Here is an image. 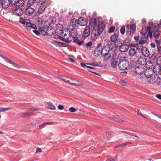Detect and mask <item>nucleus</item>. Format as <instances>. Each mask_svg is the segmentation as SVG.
Returning <instances> with one entry per match:
<instances>
[{
  "mask_svg": "<svg viewBox=\"0 0 161 161\" xmlns=\"http://www.w3.org/2000/svg\"><path fill=\"white\" fill-rule=\"evenodd\" d=\"M155 42L157 45V47H158V46H159L160 45V40H158L157 39H156L155 40Z\"/></svg>",
  "mask_w": 161,
  "mask_h": 161,
  "instance_id": "e2e57ef3",
  "label": "nucleus"
},
{
  "mask_svg": "<svg viewBox=\"0 0 161 161\" xmlns=\"http://www.w3.org/2000/svg\"><path fill=\"white\" fill-rule=\"evenodd\" d=\"M90 33V26H86L83 31L82 37L84 38L88 37Z\"/></svg>",
  "mask_w": 161,
  "mask_h": 161,
  "instance_id": "0eeeda50",
  "label": "nucleus"
},
{
  "mask_svg": "<svg viewBox=\"0 0 161 161\" xmlns=\"http://www.w3.org/2000/svg\"><path fill=\"white\" fill-rule=\"evenodd\" d=\"M92 41H90L89 42L85 45L86 48L87 49L90 48L91 46L92 45Z\"/></svg>",
  "mask_w": 161,
  "mask_h": 161,
  "instance_id": "37998d69",
  "label": "nucleus"
},
{
  "mask_svg": "<svg viewBox=\"0 0 161 161\" xmlns=\"http://www.w3.org/2000/svg\"><path fill=\"white\" fill-rule=\"evenodd\" d=\"M118 58L113 59L111 61V65L113 68H115L118 64V61L117 60Z\"/></svg>",
  "mask_w": 161,
  "mask_h": 161,
  "instance_id": "cd10ccee",
  "label": "nucleus"
},
{
  "mask_svg": "<svg viewBox=\"0 0 161 161\" xmlns=\"http://www.w3.org/2000/svg\"><path fill=\"white\" fill-rule=\"evenodd\" d=\"M120 83L122 85L124 86H125L126 85L127 83L126 81L123 80H120Z\"/></svg>",
  "mask_w": 161,
  "mask_h": 161,
  "instance_id": "680f3d73",
  "label": "nucleus"
},
{
  "mask_svg": "<svg viewBox=\"0 0 161 161\" xmlns=\"http://www.w3.org/2000/svg\"><path fill=\"white\" fill-rule=\"evenodd\" d=\"M152 48H154L156 47L155 43L153 42H151L150 44Z\"/></svg>",
  "mask_w": 161,
  "mask_h": 161,
  "instance_id": "69168bd1",
  "label": "nucleus"
},
{
  "mask_svg": "<svg viewBox=\"0 0 161 161\" xmlns=\"http://www.w3.org/2000/svg\"><path fill=\"white\" fill-rule=\"evenodd\" d=\"M111 42L110 43V45H113L114 42L118 40V34L115 33L112 35L110 37Z\"/></svg>",
  "mask_w": 161,
  "mask_h": 161,
  "instance_id": "a211bd4d",
  "label": "nucleus"
},
{
  "mask_svg": "<svg viewBox=\"0 0 161 161\" xmlns=\"http://www.w3.org/2000/svg\"><path fill=\"white\" fill-rule=\"evenodd\" d=\"M77 20L75 18L72 19L70 22V25L73 28L71 29V31H73L74 29L76 27V25L77 24Z\"/></svg>",
  "mask_w": 161,
  "mask_h": 161,
  "instance_id": "b1692460",
  "label": "nucleus"
},
{
  "mask_svg": "<svg viewBox=\"0 0 161 161\" xmlns=\"http://www.w3.org/2000/svg\"><path fill=\"white\" fill-rule=\"evenodd\" d=\"M12 13L13 14H14L17 16H22L23 14V11L21 8H15L13 9Z\"/></svg>",
  "mask_w": 161,
  "mask_h": 161,
  "instance_id": "1a4fd4ad",
  "label": "nucleus"
},
{
  "mask_svg": "<svg viewBox=\"0 0 161 161\" xmlns=\"http://www.w3.org/2000/svg\"><path fill=\"white\" fill-rule=\"evenodd\" d=\"M11 107L1 108L0 107V113L5 112L8 110L11 109Z\"/></svg>",
  "mask_w": 161,
  "mask_h": 161,
  "instance_id": "e433bc0d",
  "label": "nucleus"
},
{
  "mask_svg": "<svg viewBox=\"0 0 161 161\" xmlns=\"http://www.w3.org/2000/svg\"><path fill=\"white\" fill-rule=\"evenodd\" d=\"M11 0H0V8L2 7L3 9H6L9 7Z\"/></svg>",
  "mask_w": 161,
  "mask_h": 161,
  "instance_id": "423d86ee",
  "label": "nucleus"
},
{
  "mask_svg": "<svg viewBox=\"0 0 161 161\" xmlns=\"http://www.w3.org/2000/svg\"><path fill=\"white\" fill-rule=\"evenodd\" d=\"M50 20L51 21L49 22V25H51L52 24H54L56 21V18L55 17H52L50 19Z\"/></svg>",
  "mask_w": 161,
  "mask_h": 161,
  "instance_id": "4c0bfd02",
  "label": "nucleus"
},
{
  "mask_svg": "<svg viewBox=\"0 0 161 161\" xmlns=\"http://www.w3.org/2000/svg\"><path fill=\"white\" fill-rule=\"evenodd\" d=\"M105 25L103 21L99 22L97 26V30L101 34L105 28Z\"/></svg>",
  "mask_w": 161,
  "mask_h": 161,
  "instance_id": "2eb2a0df",
  "label": "nucleus"
},
{
  "mask_svg": "<svg viewBox=\"0 0 161 161\" xmlns=\"http://www.w3.org/2000/svg\"><path fill=\"white\" fill-rule=\"evenodd\" d=\"M51 123V122H45L42 123L41 124L40 126L39 127L40 128H43V127H44L45 125H47Z\"/></svg>",
  "mask_w": 161,
  "mask_h": 161,
  "instance_id": "864d4df0",
  "label": "nucleus"
},
{
  "mask_svg": "<svg viewBox=\"0 0 161 161\" xmlns=\"http://www.w3.org/2000/svg\"><path fill=\"white\" fill-rule=\"evenodd\" d=\"M45 29H47L46 31L48 36H52L54 34V32H55V30L53 29L52 26H50V25H49Z\"/></svg>",
  "mask_w": 161,
  "mask_h": 161,
  "instance_id": "f3484780",
  "label": "nucleus"
},
{
  "mask_svg": "<svg viewBox=\"0 0 161 161\" xmlns=\"http://www.w3.org/2000/svg\"><path fill=\"white\" fill-rule=\"evenodd\" d=\"M55 42L57 43V44L60 47H67L68 46V45L66 43L58 42V41H55Z\"/></svg>",
  "mask_w": 161,
  "mask_h": 161,
  "instance_id": "473e14b6",
  "label": "nucleus"
},
{
  "mask_svg": "<svg viewBox=\"0 0 161 161\" xmlns=\"http://www.w3.org/2000/svg\"><path fill=\"white\" fill-rule=\"evenodd\" d=\"M69 111L71 112H74L76 111V109L74 107H71L69 108Z\"/></svg>",
  "mask_w": 161,
  "mask_h": 161,
  "instance_id": "4d7b16f0",
  "label": "nucleus"
},
{
  "mask_svg": "<svg viewBox=\"0 0 161 161\" xmlns=\"http://www.w3.org/2000/svg\"><path fill=\"white\" fill-rule=\"evenodd\" d=\"M156 56L155 54H153L150 57V58L153 60L156 59Z\"/></svg>",
  "mask_w": 161,
  "mask_h": 161,
  "instance_id": "bf43d9fd",
  "label": "nucleus"
},
{
  "mask_svg": "<svg viewBox=\"0 0 161 161\" xmlns=\"http://www.w3.org/2000/svg\"><path fill=\"white\" fill-rule=\"evenodd\" d=\"M87 63H84L81 62L80 63V65L83 68H85V67H87V66H88L86 65H87L86 64Z\"/></svg>",
  "mask_w": 161,
  "mask_h": 161,
  "instance_id": "0e129e2a",
  "label": "nucleus"
},
{
  "mask_svg": "<svg viewBox=\"0 0 161 161\" xmlns=\"http://www.w3.org/2000/svg\"><path fill=\"white\" fill-rule=\"evenodd\" d=\"M108 160L109 161H116V158H112V157H110L108 158Z\"/></svg>",
  "mask_w": 161,
  "mask_h": 161,
  "instance_id": "338daca9",
  "label": "nucleus"
},
{
  "mask_svg": "<svg viewBox=\"0 0 161 161\" xmlns=\"http://www.w3.org/2000/svg\"><path fill=\"white\" fill-rule=\"evenodd\" d=\"M159 24H156L155 25L153 24L152 26V28L153 29L152 30L153 31H159Z\"/></svg>",
  "mask_w": 161,
  "mask_h": 161,
  "instance_id": "c85d7f7f",
  "label": "nucleus"
},
{
  "mask_svg": "<svg viewBox=\"0 0 161 161\" xmlns=\"http://www.w3.org/2000/svg\"><path fill=\"white\" fill-rule=\"evenodd\" d=\"M141 52L142 55L145 57H148L150 54L148 49L144 47L141 48Z\"/></svg>",
  "mask_w": 161,
  "mask_h": 161,
  "instance_id": "4468645a",
  "label": "nucleus"
},
{
  "mask_svg": "<svg viewBox=\"0 0 161 161\" xmlns=\"http://www.w3.org/2000/svg\"><path fill=\"white\" fill-rule=\"evenodd\" d=\"M160 34V31H153V36L155 38L157 39L158 37Z\"/></svg>",
  "mask_w": 161,
  "mask_h": 161,
  "instance_id": "72a5a7b5",
  "label": "nucleus"
},
{
  "mask_svg": "<svg viewBox=\"0 0 161 161\" xmlns=\"http://www.w3.org/2000/svg\"><path fill=\"white\" fill-rule=\"evenodd\" d=\"M62 41L67 43H70L72 41L71 40H69L68 38H64L62 39Z\"/></svg>",
  "mask_w": 161,
  "mask_h": 161,
  "instance_id": "603ef678",
  "label": "nucleus"
},
{
  "mask_svg": "<svg viewBox=\"0 0 161 161\" xmlns=\"http://www.w3.org/2000/svg\"><path fill=\"white\" fill-rule=\"evenodd\" d=\"M110 49L109 47L104 46L101 49V54L104 57L105 60H108L110 58L111 54L109 53Z\"/></svg>",
  "mask_w": 161,
  "mask_h": 161,
  "instance_id": "f257e3e1",
  "label": "nucleus"
},
{
  "mask_svg": "<svg viewBox=\"0 0 161 161\" xmlns=\"http://www.w3.org/2000/svg\"><path fill=\"white\" fill-rule=\"evenodd\" d=\"M96 20L95 18H92L90 20L89 25L91 28H94L96 26Z\"/></svg>",
  "mask_w": 161,
  "mask_h": 161,
  "instance_id": "393cba45",
  "label": "nucleus"
},
{
  "mask_svg": "<svg viewBox=\"0 0 161 161\" xmlns=\"http://www.w3.org/2000/svg\"><path fill=\"white\" fill-rule=\"evenodd\" d=\"M46 6L45 5L40 6V7L38 9V13L40 14L43 13L45 10Z\"/></svg>",
  "mask_w": 161,
  "mask_h": 161,
  "instance_id": "bb28decb",
  "label": "nucleus"
},
{
  "mask_svg": "<svg viewBox=\"0 0 161 161\" xmlns=\"http://www.w3.org/2000/svg\"><path fill=\"white\" fill-rule=\"evenodd\" d=\"M34 11L35 10L33 8L31 7L29 5H27V8L25 9V14L26 15H31L33 14Z\"/></svg>",
  "mask_w": 161,
  "mask_h": 161,
  "instance_id": "ddd939ff",
  "label": "nucleus"
},
{
  "mask_svg": "<svg viewBox=\"0 0 161 161\" xmlns=\"http://www.w3.org/2000/svg\"><path fill=\"white\" fill-rule=\"evenodd\" d=\"M145 41L144 40L142 39H141V40L139 41L138 44L140 46V47H143L142 45L145 43Z\"/></svg>",
  "mask_w": 161,
  "mask_h": 161,
  "instance_id": "8fccbe9b",
  "label": "nucleus"
},
{
  "mask_svg": "<svg viewBox=\"0 0 161 161\" xmlns=\"http://www.w3.org/2000/svg\"><path fill=\"white\" fill-rule=\"evenodd\" d=\"M70 84L75 86H81L83 85V84L82 83L80 82L77 80H75V82L73 83H70Z\"/></svg>",
  "mask_w": 161,
  "mask_h": 161,
  "instance_id": "f704fd0d",
  "label": "nucleus"
},
{
  "mask_svg": "<svg viewBox=\"0 0 161 161\" xmlns=\"http://www.w3.org/2000/svg\"><path fill=\"white\" fill-rule=\"evenodd\" d=\"M124 43V42L121 39L119 38L116 41L114 42V43L115 45V47L116 48L119 47L120 51L122 52H125L127 50V49L125 50H122V47L124 46L123 45V44Z\"/></svg>",
  "mask_w": 161,
  "mask_h": 161,
  "instance_id": "39448f33",
  "label": "nucleus"
},
{
  "mask_svg": "<svg viewBox=\"0 0 161 161\" xmlns=\"http://www.w3.org/2000/svg\"><path fill=\"white\" fill-rule=\"evenodd\" d=\"M71 36L73 39V42L77 44L78 45L80 46L84 43V41L83 40H79L76 35L74 36L72 35H71Z\"/></svg>",
  "mask_w": 161,
  "mask_h": 161,
  "instance_id": "9b49d317",
  "label": "nucleus"
},
{
  "mask_svg": "<svg viewBox=\"0 0 161 161\" xmlns=\"http://www.w3.org/2000/svg\"><path fill=\"white\" fill-rule=\"evenodd\" d=\"M38 28L39 30L40 31V33L41 32L42 35L44 36L46 35H47L48 34L47 33L46 31H45V30L42 29L40 27H39Z\"/></svg>",
  "mask_w": 161,
  "mask_h": 161,
  "instance_id": "c9c22d12",
  "label": "nucleus"
},
{
  "mask_svg": "<svg viewBox=\"0 0 161 161\" xmlns=\"http://www.w3.org/2000/svg\"><path fill=\"white\" fill-rule=\"evenodd\" d=\"M36 0H28L27 3V5L31 6L32 5L36 2Z\"/></svg>",
  "mask_w": 161,
  "mask_h": 161,
  "instance_id": "ea45409f",
  "label": "nucleus"
},
{
  "mask_svg": "<svg viewBox=\"0 0 161 161\" xmlns=\"http://www.w3.org/2000/svg\"><path fill=\"white\" fill-rule=\"evenodd\" d=\"M145 68L143 66H138L136 67L134 72L138 75H141L145 71Z\"/></svg>",
  "mask_w": 161,
  "mask_h": 161,
  "instance_id": "9d476101",
  "label": "nucleus"
},
{
  "mask_svg": "<svg viewBox=\"0 0 161 161\" xmlns=\"http://www.w3.org/2000/svg\"><path fill=\"white\" fill-rule=\"evenodd\" d=\"M136 27L135 24H132L130 25V29L127 31V33L130 35H133L136 31Z\"/></svg>",
  "mask_w": 161,
  "mask_h": 161,
  "instance_id": "f8f14e48",
  "label": "nucleus"
},
{
  "mask_svg": "<svg viewBox=\"0 0 161 161\" xmlns=\"http://www.w3.org/2000/svg\"><path fill=\"white\" fill-rule=\"evenodd\" d=\"M145 31L147 33V32H148V33H147V35H148V36H149L150 38L152 39L153 38L152 34L153 31L152 30L151 27L149 26H147L145 29Z\"/></svg>",
  "mask_w": 161,
  "mask_h": 161,
  "instance_id": "5701e85b",
  "label": "nucleus"
},
{
  "mask_svg": "<svg viewBox=\"0 0 161 161\" xmlns=\"http://www.w3.org/2000/svg\"><path fill=\"white\" fill-rule=\"evenodd\" d=\"M101 34L95 28L93 29L90 33L91 39L93 41H95L99 35Z\"/></svg>",
  "mask_w": 161,
  "mask_h": 161,
  "instance_id": "20e7f679",
  "label": "nucleus"
},
{
  "mask_svg": "<svg viewBox=\"0 0 161 161\" xmlns=\"http://www.w3.org/2000/svg\"><path fill=\"white\" fill-rule=\"evenodd\" d=\"M153 62L151 61H148L146 62L145 67L147 68L146 70L152 69L153 66Z\"/></svg>",
  "mask_w": 161,
  "mask_h": 161,
  "instance_id": "a878e982",
  "label": "nucleus"
},
{
  "mask_svg": "<svg viewBox=\"0 0 161 161\" xmlns=\"http://www.w3.org/2000/svg\"><path fill=\"white\" fill-rule=\"evenodd\" d=\"M46 0H39L36 2L37 5H44L43 4L45 3Z\"/></svg>",
  "mask_w": 161,
  "mask_h": 161,
  "instance_id": "58836bf2",
  "label": "nucleus"
},
{
  "mask_svg": "<svg viewBox=\"0 0 161 161\" xmlns=\"http://www.w3.org/2000/svg\"><path fill=\"white\" fill-rule=\"evenodd\" d=\"M49 22L47 20H43L41 21V24L42 27L44 29L47 27L49 25Z\"/></svg>",
  "mask_w": 161,
  "mask_h": 161,
  "instance_id": "4be33fe9",
  "label": "nucleus"
},
{
  "mask_svg": "<svg viewBox=\"0 0 161 161\" xmlns=\"http://www.w3.org/2000/svg\"><path fill=\"white\" fill-rule=\"evenodd\" d=\"M157 50L159 53L161 54V47L158 46Z\"/></svg>",
  "mask_w": 161,
  "mask_h": 161,
  "instance_id": "774afa93",
  "label": "nucleus"
},
{
  "mask_svg": "<svg viewBox=\"0 0 161 161\" xmlns=\"http://www.w3.org/2000/svg\"><path fill=\"white\" fill-rule=\"evenodd\" d=\"M25 3L24 0H11V4L14 5L15 8H20Z\"/></svg>",
  "mask_w": 161,
  "mask_h": 161,
  "instance_id": "7ed1b4c3",
  "label": "nucleus"
},
{
  "mask_svg": "<svg viewBox=\"0 0 161 161\" xmlns=\"http://www.w3.org/2000/svg\"><path fill=\"white\" fill-rule=\"evenodd\" d=\"M148 39V35L147 34L142 36L141 37V39H142L144 40L145 41H146Z\"/></svg>",
  "mask_w": 161,
  "mask_h": 161,
  "instance_id": "c03bdc74",
  "label": "nucleus"
},
{
  "mask_svg": "<svg viewBox=\"0 0 161 161\" xmlns=\"http://www.w3.org/2000/svg\"><path fill=\"white\" fill-rule=\"evenodd\" d=\"M47 108L50 109L54 110L56 109L55 106L53 104H49L47 106Z\"/></svg>",
  "mask_w": 161,
  "mask_h": 161,
  "instance_id": "a19ab883",
  "label": "nucleus"
},
{
  "mask_svg": "<svg viewBox=\"0 0 161 161\" xmlns=\"http://www.w3.org/2000/svg\"><path fill=\"white\" fill-rule=\"evenodd\" d=\"M125 32V26H122L120 28V32L122 35H123Z\"/></svg>",
  "mask_w": 161,
  "mask_h": 161,
  "instance_id": "de8ad7c7",
  "label": "nucleus"
},
{
  "mask_svg": "<svg viewBox=\"0 0 161 161\" xmlns=\"http://www.w3.org/2000/svg\"><path fill=\"white\" fill-rule=\"evenodd\" d=\"M160 65L157 64L154 65L152 70L156 74H161V70Z\"/></svg>",
  "mask_w": 161,
  "mask_h": 161,
  "instance_id": "dca6fc26",
  "label": "nucleus"
},
{
  "mask_svg": "<svg viewBox=\"0 0 161 161\" xmlns=\"http://www.w3.org/2000/svg\"><path fill=\"white\" fill-rule=\"evenodd\" d=\"M146 60L147 59L145 58H143L140 60H138V64H140L139 66H142L144 65L145 66Z\"/></svg>",
  "mask_w": 161,
  "mask_h": 161,
  "instance_id": "7c9ffc66",
  "label": "nucleus"
},
{
  "mask_svg": "<svg viewBox=\"0 0 161 161\" xmlns=\"http://www.w3.org/2000/svg\"><path fill=\"white\" fill-rule=\"evenodd\" d=\"M56 28H58V29H63V26L62 24H59L56 25Z\"/></svg>",
  "mask_w": 161,
  "mask_h": 161,
  "instance_id": "13d9d810",
  "label": "nucleus"
},
{
  "mask_svg": "<svg viewBox=\"0 0 161 161\" xmlns=\"http://www.w3.org/2000/svg\"><path fill=\"white\" fill-rule=\"evenodd\" d=\"M102 43H99L97 46L94 52V55L95 56L98 57L101 54V49L102 48Z\"/></svg>",
  "mask_w": 161,
  "mask_h": 161,
  "instance_id": "6e6552de",
  "label": "nucleus"
},
{
  "mask_svg": "<svg viewBox=\"0 0 161 161\" xmlns=\"http://www.w3.org/2000/svg\"><path fill=\"white\" fill-rule=\"evenodd\" d=\"M33 31L37 35L39 36L40 34V31L39 30H38L37 29H35V30H33Z\"/></svg>",
  "mask_w": 161,
  "mask_h": 161,
  "instance_id": "5fc2aeb1",
  "label": "nucleus"
},
{
  "mask_svg": "<svg viewBox=\"0 0 161 161\" xmlns=\"http://www.w3.org/2000/svg\"><path fill=\"white\" fill-rule=\"evenodd\" d=\"M138 52L136 51L135 49L134 48H131L129 50V54L130 56H135L136 57H138Z\"/></svg>",
  "mask_w": 161,
  "mask_h": 161,
  "instance_id": "aec40b11",
  "label": "nucleus"
},
{
  "mask_svg": "<svg viewBox=\"0 0 161 161\" xmlns=\"http://www.w3.org/2000/svg\"><path fill=\"white\" fill-rule=\"evenodd\" d=\"M32 114V113L31 112H27L21 114L20 116L22 117H27Z\"/></svg>",
  "mask_w": 161,
  "mask_h": 161,
  "instance_id": "79ce46f5",
  "label": "nucleus"
},
{
  "mask_svg": "<svg viewBox=\"0 0 161 161\" xmlns=\"http://www.w3.org/2000/svg\"><path fill=\"white\" fill-rule=\"evenodd\" d=\"M26 28L27 30H29L30 28H32L34 29H37L36 26L34 24L31 23L30 22H27L26 25Z\"/></svg>",
  "mask_w": 161,
  "mask_h": 161,
  "instance_id": "412c9836",
  "label": "nucleus"
},
{
  "mask_svg": "<svg viewBox=\"0 0 161 161\" xmlns=\"http://www.w3.org/2000/svg\"><path fill=\"white\" fill-rule=\"evenodd\" d=\"M136 63L133 60H132L130 62V66H131L132 67H134L136 66Z\"/></svg>",
  "mask_w": 161,
  "mask_h": 161,
  "instance_id": "6e6d98bb",
  "label": "nucleus"
},
{
  "mask_svg": "<svg viewBox=\"0 0 161 161\" xmlns=\"http://www.w3.org/2000/svg\"><path fill=\"white\" fill-rule=\"evenodd\" d=\"M115 27L114 26H111L110 27L109 29L108 32L109 33L113 32L114 31Z\"/></svg>",
  "mask_w": 161,
  "mask_h": 161,
  "instance_id": "3c124183",
  "label": "nucleus"
},
{
  "mask_svg": "<svg viewBox=\"0 0 161 161\" xmlns=\"http://www.w3.org/2000/svg\"><path fill=\"white\" fill-rule=\"evenodd\" d=\"M20 22L23 25H26V20L23 18H20L19 20Z\"/></svg>",
  "mask_w": 161,
  "mask_h": 161,
  "instance_id": "09e8293b",
  "label": "nucleus"
},
{
  "mask_svg": "<svg viewBox=\"0 0 161 161\" xmlns=\"http://www.w3.org/2000/svg\"><path fill=\"white\" fill-rule=\"evenodd\" d=\"M129 66V62L125 59L120 61L118 64V67L121 70L127 69Z\"/></svg>",
  "mask_w": 161,
  "mask_h": 161,
  "instance_id": "f03ea898",
  "label": "nucleus"
},
{
  "mask_svg": "<svg viewBox=\"0 0 161 161\" xmlns=\"http://www.w3.org/2000/svg\"><path fill=\"white\" fill-rule=\"evenodd\" d=\"M55 32H54V33H56L57 35H62L63 36V34L64 33L63 29H58V28H57V30H55Z\"/></svg>",
  "mask_w": 161,
  "mask_h": 161,
  "instance_id": "c756f323",
  "label": "nucleus"
},
{
  "mask_svg": "<svg viewBox=\"0 0 161 161\" xmlns=\"http://www.w3.org/2000/svg\"><path fill=\"white\" fill-rule=\"evenodd\" d=\"M131 39L129 37L127 38L124 41V43H130V42Z\"/></svg>",
  "mask_w": 161,
  "mask_h": 161,
  "instance_id": "052dcab7",
  "label": "nucleus"
},
{
  "mask_svg": "<svg viewBox=\"0 0 161 161\" xmlns=\"http://www.w3.org/2000/svg\"><path fill=\"white\" fill-rule=\"evenodd\" d=\"M86 18L80 17L77 21V24H79L80 26H84L86 24Z\"/></svg>",
  "mask_w": 161,
  "mask_h": 161,
  "instance_id": "6ab92c4d",
  "label": "nucleus"
},
{
  "mask_svg": "<svg viewBox=\"0 0 161 161\" xmlns=\"http://www.w3.org/2000/svg\"><path fill=\"white\" fill-rule=\"evenodd\" d=\"M109 119L115 121L116 122L119 123L123 122V121L120 119L116 118L114 117L110 116L109 117Z\"/></svg>",
  "mask_w": 161,
  "mask_h": 161,
  "instance_id": "2f4dec72",
  "label": "nucleus"
},
{
  "mask_svg": "<svg viewBox=\"0 0 161 161\" xmlns=\"http://www.w3.org/2000/svg\"><path fill=\"white\" fill-rule=\"evenodd\" d=\"M87 65H91L94 67L96 66H101L98 64H96L95 63H89L86 64Z\"/></svg>",
  "mask_w": 161,
  "mask_h": 161,
  "instance_id": "a18cd8bd",
  "label": "nucleus"
},
{
  "mask_svg": "<svg viewBox=\"0 0 161 161\" xmlns=\"http://www.w3.org/2000/svg\"><path fill=\"white\" fill-rule=\"evenodd\" d=\"M153 74L147 73V70L144 71V75L145 76L148 78H150L152 76Z\"/></svg>",
  "mask_w": 161,
  "mask_h": 161,
  "instance_id": "49530a36",
  "label": "nucleus"
}]
</instances>
